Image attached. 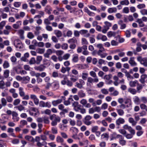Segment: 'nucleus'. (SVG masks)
<instances>
[{
	"instance_id": "412c9836",
	"label": "nucleus",
	"mask_w": 147,
	"mask_h": 147,
	"mask_svg": "<svg viewBox=\"0 0 147 147\" xmlns=\"http://www.w3.org/2000/svg\"><path fill=\"white\" fill-rule=\"evenodd\" d=\"M117 134L115 132H114L112 133V134H111L110 135V140H112L114 139H115L117 138Z\"/></svg>"
},
{
	"instance_id": "aec40b11",
	"label": "nucleus",
	"mask_w": 147,
	"mask_h": 147,
	"mask_svg": "<svg viewBox=\"0 0 147 147\" xmlns=\"http://www.w3.org/2000/svg\"><path fill=\"white\" fill-rule=\"evenodd\" d=\"M25 138L26 140L30 142H34L35 141V139L32 136H26L25 137Z\"/></svg>"
},
{
	"instance_id": "e433bc0d",
	"label": "nucleus",
	"mask_w": 147,
	"mask_h": 147,
	"mask_svg": "<svg viewBox=\"0 0 147 147\" xmlns=\"http://www.w3.org/2000/svg\"><path fill=\"white\" fill-rule=\"evenodd\" d=\"M120 3V4L122 5H128L129 4V2L128 0H124L121 1Z\"/></svg>"
},
{
	"instance_id": "473e14b6",
	"label": "nucleus",
	"mask_w": 147,
	"mask_h": 147,
	"mask_svg": "<svg viewBox=\"0 0 147 147\" xmlns=\"http://www.w3.org/2000/svg\"><path fill=\"white\" fill-rule=\"evenodd\" d=\"M77 42V40L74 37L68 40V42L70 44L74 43V44H75V43H76Z\"/></svg>"
},
{
	"instance_id": "69168bd1",
	"label": "nucleus",
	"mask_w": 147,
	"mask_h": 147,
	"mask_svg": "<svg viewBox=\"0 0 147 147\" xmlns=\"http://www.w3.org/2000/svg\"><path fill=\"white\" fill-rule=\"evenodd\" d=\"M6 98L7 101L9 102H11L13 100V99L11 96H7Z\"/></svg>"
},
{
	"instance_id": "7c9ffc66",
	"label": "nucleus",
	"mask_w": 147,
	"mask_h": 147,
	"mask_svg": "<svg viewBox=\"0 0 147 147\" xmlns=\"http://www.w3.org/2000/svg\"><path fill=\"white\" fill-rule=\"evenodd\" d=\"M129 122L132 124L133 126L135 125L137 123V122L135 121L134 119L132 117H130L129 119Z\"/></svg>"
},
{
	"instance_id": "8fccbe9b",
	"label": "nucleus",
	"mask_w": 147,
	"mask_h": 147,
	"mask_svg": "<svg viewBox=\"0 0 147 147\" xmlns=\"http://www.w3.org/2000/svg\"><path fill=\"white\" fill-rule=\"evenodd\" d=\"M2 105L3 107H5L7 105V101L4 98H2L1 99Z\"/></svg>"
},
{
	"instance_id": "49530a36",
	"label": "nucleus",
	"mask_w": 147,
	"mask_h": 147,
	"mask_svg": "<svg viewBox=\"0 0 147 147\" xmlns=\"http://www.w3.org/2000/svg\"><path fill=\"white\" fill-rule=\"evenodd\" d=\"M21 24V22L19 21L16 22V24L13 25V28H19L20 27V26Z\"/></svg>"
},
{
	"instance_id": "f257e3e1",
	"label": "nucleus",
	"mask_w": 147,
	"mask_h": 147,
	"mask_svg": "<svg viewBox=\"0 0 147 147\" xmlns=\"http://www.w3.org/2000/svg\"><path fill=\"white\" fill-rule=\"evenodd\" d=\"M90 74L91 76L94 78L89 77L87 78L86 85L90 87L93 84V83H97L99 82V79L96 76V73L93 71L90 72Z\"/></svg>"
},
{
	"instance_id": "603ef678",
	"label": "nucleus",
	"mask_w": 147,
	"mask_h": 147,
	"mask_svg": "<svg viewBox=\"0 0 147 147\" xmlns=\"http://www.w3.org/2000/svg\"><path fill=\"white\" fill-rule=\"evenodd\" d=\"M52 76L54 78L59 77V74L56 71H53L52 73Z\"/></svg>"
},
{
	"instance_id": "423d86ee",
	"label": "nucleus",
	"mask_w": 147,
	"mask_h": 147,
	"mask_svg": "<svg viewBox=\"0 0 147 147\" xmlns=\"http://www.w3.org/2000/svg\"><path fill=\"white\" fill-rule=\"evenodd\" d=\"M18 116V114L16 112L13 111L12 112V119L14 122H17L19 120V118Z\"/></svg>"
},
{
	"instance_id": "f3484780",
	"label": "nucleus",
	"mask_w": 147,
	"mask_h": 147,
	"mask_svg": "<svg viewBox=\"0 0 147 147\" xmlns=\"http://www.w3.org/2000/svg\"><path fill=\"white\" fill-rule=\"evenodd\" d=\"M72 61L74 63L77 62L79 60L78 55L76 54H74L72 55Z\"/></svg>"
},
{
	"instance_id": "4be33fe9",
	"label": "nucleus",
	"mask_w": 147,
	"mask_h": 147,
	"mask_svg": "<svg viewBox=\"0 0 147 147\" xmlns=\"http://www.w3.org/2000/svg\"><path fill=\"white\" fill-rule=\"evenodd\" d=\"M42 57L41 56H38L36 58V64L37 65L40 64L42 60Z\"/></svg>"
},
{
	"instance_id": "052dcab7",
	"label": "nucleus",
	"mask_w": 147,
	"mask_h": 147,
	"mask_svg": "<svg viewBox=\"0 0 147 147\" xmlns=\"http://www.w3.org/2000/svg\"><path fill=\"white\" fill-rule=\"evenodd\" d=\"M82 106L79 105L78 106L74 108V110L76 112H79L82 108Z\"/></svg>"
},
{
	"instance_id": "0e129e2a",
	"label": "nucleus",
	"mask_w": 147,
	"mask_h": 147,
	"mask_svg": "<svg viewBox=\"0 0 147 147\" xmlns=\"http://www.w3.org/2000/svg\"><path fill=\"white\" fill-rule=\"evenodd\" d=\"M125 76L127 77V78H129L131 79H133V76H131L130 74L127 71H126L125 72Z\"/></svg>"
},
{
	"instance_id": "338daca9",
	"label": "nucleus",
	"mask_w": 147,
	"mask_h": 147,
	"mask_svg": "<svg viewBox=\"0 0 147 147\" xmlns=\"http://www.w3.org/2000/svg\"><path fill=\"white\" fill-rule=\"evenodd\" d=\"M104 85V83L102 82H100L96 84V86L98 88L102 87Z\"/></svg>"
},
{
	"instance_id": "e2e57ef3",
	"label": "nucleus",
	"mask_w": 147,
	"mask_h": 147,
	"mask_svg": "<svg viewBox=\"0 0 147 147\" xmlns=\"http://www.w3.org/2000/svg\"><path fill=\"white\" fill-rule=\"evenodd\" d=\"M55 34H56L57 36L58 37H60L62 36V33L60 31H55Z\"/></svg>"
},
{
	"instance_id": "39448f33",
	"label": "nucleus",
	"mask_w": 147,
	"mask_h": 147,
	"mask_svg": "<svg viewBox=\"0 0 147 147\" xmlns=\"http://www.w3.org/2000/svg\"><path fill=\"white\" fill-rule=\"evenodd\" d=\"M71 130H72L73 132V135L72 136V138L76 139H77L78 136L76 134L78 132V129L76 127H72L71 128Z\"/></svg>"
},
{
	"instance_id": "b1692460",
	"label": "nucleus",
	"mask_w": 147,
	"mask_h": 147,
	"mask_svg": "<svg viewBox=\"0 0 147 147\" xmlns=\"http://www.w3.org/2000/svg\"><path fill=\"white\" fill-rule=\"evenodd\" d=\"M143 87V86L142 84L138 83L137 87V91L138 92L140 93V90L142 89Z\"/></svg>"
},
{
	"instance_id": "4d7b16f0",
	"label": "nucleus",
	"mask_w": 147,
	"mask_h": 147,
	"mask_svg": "<svg viewBox=\"0 0 147 147\" xmlns=\"http://www.w3.org/2000/svg\"><path fill=\"white\" fill-rule=\"evenodd\" d=\"M21 5V3L20 2H15L13 3V5L16 7H19Z\"/></svg>"
},
{
	"instance_id": "6e6d98bb",
	"label": "nucleus",
	"mask_w": 147,
	"mask_h": 147,
	"mask_svg": "<svg viewBox=\"0 0 147 147\" xmlns=\"http://www.w3.org/2000/svg\"><path fill=\"white\" fill-rule=\"evenodd\" d=\"M118 131L120 133L123 135L124 136L127 133V131L124 129H119Z\"/></svg>"
},
{
	"instance_id": "de8ad7c7",
	"label": "nucleus",
	"mask_w": 147,
	"mask_h": 147,
	"mask_svg": "<svg viewBox=\"0 0 147 147\" xmlns=\"http://www.w3.org/2000/svg\"><path fill=\"white\" fill-rule=\"evenodd\" d=\"M88 75L87 73H82V78L84 80H86Z\"/></svg>"
},
{
	"instance_id": "6ab92c4d",
	"label": "nucleus",
	"mask_w": 147,
	"mask_h": 147,
	"mask_svg": "<svg viewBox=\"0 0 147 147\" xmlns=\"http://www.w3.org/2000/svg\"><path fill=\"white\" fill-rule=\"evenodd\" d=\"M123 128L125 130H128L129 131L135 130L131 126H129L127 124L124 125L123 126Z\"/></svg>"
},
{
	"instance_id": "774afa93",
	"label": "nucleus",
	"mask_w": 147,
	"mask_h": 147,
	"mask_svg": "<svg viewBox=\"0 0 147 147\" xmlns=\"http://www.w3.org/2000/svg\"><path fill=\"white\" fill-rule=\"evenodd\" d=\"M45 103L43 101H41L39 103V106L41 107H45Z\"/></svg>"
},
{
	"instance_id": "a878e982",
	"label": "nucleus",
	"mask_w": 147,
	"mask_h": 147,
	"mask_svg": "<svg viewBox=\"0 0 147 147\" xmlns=\"http://www.w3.org/2000/svg\"><path fill=\"white\" fill-rule=\"evenodd\" d=\"M9 71L8 69H6L3 72L4 77L5 78H7L9 76Z\"/></svg>"
},
{
	"instance_id": "58836bf2",
	"label": "nucleus",
	"mask_w": 147,
	"mask_h": 147,
	"mask_svg": "<svg viewBox=\"0 0 147 147\" xmlns=\"http://www.w3.org/2000/svg\"><path fill=\"white\" fill-rule=\"evenodd\" d=\"M45 50L44 49H41V48H38L36 50V52L40 54H43L45 51Z\"/></svg>"
},
{
	"instance_id": "2eb2a0df",
	"label": "nucleus",
	"mask_w": 147,
	"mask_h": 147,
	"mask_svg": "<svg viewBox=\"0 0 147 147\" xmlns=\"http://www.w3.org/2000/svg\"><path fill=\"white\" fill-rule=\"evenodd\" d=\"M69 76L70 77V80L73 82H76L78 79V76H76L72 74H70Z\"/></svg>"
},
{
	"instance_id": "dca6fc26",
	"label": "nucleus",
	"mask_w": 147,
	"mask_h": 147,
	"mask_svg": "<svg viewBox=\"0 0 147 147\" xmlns=\"http://www.w3.org/2000/svg\"><path fill=\"white\" fill-rule=\"evenodd\" d=\"M62 102L61 99H59L56 100H53L52 102V103L53 105L54 106H56L58 104Z\"/></svg>"
},
{
	"instance_id": "4468645a",
	"label": "nucleus",
	"mask_w": 147,
	"mask_h": 147,
	"mask_svg": "<svg viewBox=\"0 0 147 147\" xmlns=\"http://www.w3.org/2000/svg\"><path fill=\"white\" fill-rule=\"evenodd\" d=\"M146 78H147V75L143 74L141 76L139 81L142 84H143L145 83V80Z\"/></svg>"
},
{
	"instance_id": "c03bdc74",
	"label": "nucleus",
	"mask_w": 147,
	"mask_h": 147,
	"mask_svg": "<svg viewBox=\"0 0 147 147\" xmlns=\"http://www.w3.org/2000/svg\"><path fill=\"white\" fill-rule=\"evenodd\" d=\"M30 78L28 76H27L25 77H23L22 80L23 81L24 83H27L29 82L30 81Z\"/></svg>"
},
{
	"instance_id": "3c124183",
	"label": "nucleus",
	"mask_w": 147,
	"mask_h": 147,
	"mask_svg": "<svg viewBox=\"0 0 147 147\" xmlns=\"http://www.w3.org/2000/svg\"><path fill=\"white\" fill-rule=\"evenodd\" d=\"M36 60L34 57L31 58L29 61V63L30 65L36 64Z\"/></svg>"
},
{
	"instance_id": "4c0bfd02",
	"label": "nucleus",
	"mask_w": 147,
	"mask_h": 147,
	"mask_svg": "<svg viewBox=\"0 0 147 147\" xmlns=\"http://www.w3.org/2000/svg\"><path fill=\"white\" fill-rule=\"evenodd\" d=\"M19 94L21 96L23 97L25 95V93L23 91V88L22 87H20L19 88Z\"/></svg>"
},
{
	"instance_id": "9b49d317",
	"label": "nucleus",
	"mask_w": 147,
	"mask_h": 147,
	"mask_svg": "<svg viewBox=\"0 0 147 147\" xmlns=\"http://www.w3.org/2000/svg\"><path fill=\"white\" fill-rule=\"evenodd\" d=\"M134 57H132L130 58L129 60V63L132 66H136L137 65V63L134 61Z\"/></svg>"
},
{
	"instance_id": "c756f323",
	"label": "nucleus",
	"mask_w": 147,
	"mask_h": 147,
	"mask_svg": "<svg viewBox=\"0 0 147 147\" xmlns=\"http://www.w3.org/2000/svg\"><path fill=\"white\" fill-rule=\"evenodd\" d=\"M3 66L4 69L7 68L9 67V64L7 61H5L4 62Z\"/></svg>"
},
{
	"instance_id": "f03ea898",
	"label": "nucleus",
	"mask_w": 147,
	"mask_h": 147,
	"mask_svg": "<svg viewBox=\"0 0 147 147\" xmlns=\"http://www.w3.org/2000/svg\"><path fill=\"white\" fill-rule=\"evenodd\" d=\"M50 119L52 121L51 125L52 126H55L57 125L58 122H59L61 121V118L55 114H53L50 116Z\"/></svg>"
},
{
	"instance_id": "f8f14e48",
	"label": "nucleus",
	"mask_w": 147,
	"mask_h": 147,
	"mask_svg": "<svg viewBox=\"0 0 147 147\" xmlns=\"http://www.w3.org/2000/svg\"><path fill=\"white\" fill-rule=\"evenodd\" d=\"M96 47L99 49V50L97 52V53L102 52L105 50V49L102 44L100 43L96 45Z\"/></svg>"
},
{
	"instance_id": "a19ab883",
	"label": "nucleus",
	"mask_w": 147,
	"mask_h": 147,
	"mask_svg": "<svg viewBox=\"0 0 147 147\" xmlns=\"http://www.w3.org/2000/svg\"><path fill=\"white\" fill-rule=\"evenodd\" d=\"M5 83L2 80L0 81V88L3 89L5 88Z\"/></svg>"
},
{
	"instance_id": "79ce46f5",
	"label": "nucleus",
	"mask_w": 147,
	"mask_h": 147,
	"mask_svg": "<svg viewBox=\"0 0 147 147\" xmlns=\"http://www.w3.org/2000/svg\"><path fill=\"white\" fill-rule=\"evenodd\" d=\"M117 9L116 8H109L108 10V12L110 13L115 12Z\"/></svg>"
},
{
	"instance_id": "680f3d73",
	"label": "nucleus",
	"mask_w": 147,
	"mask_h": 147,
	"mask_svg": "<svg viewBox=\"0 0 147 147\" xmlns=\"http://www.w3.org/2000/svg\"><path fill=\"white\" fill-rule=\"evenodd\" d=\"M51 131L53 134H56L58 133L57 128L54 127H52Z\"/></svg>"
},
{
	"instance_id": "7ed1b4c3",
	"label": "nucleus",
	"mask_w": 147,
	"mask_h": 147,
	"mask_svg": "<svg viewBox=\"0 0 147 147\" xmlns=\"http://www.w3.org/2000/svg\"><path fill=\"white\" fill-rule=\"evenodd\" d=\"M47 60L46 59H44L43 60V64L40 65L39 66H35L34 67V69L35 70L38 71H43L46 67L45 65L47 64L45 63V62Z\"/></svg>"
},
{
	"instance_id": "1a4fd4ad",
	"label": "nucleus",
	"mask_w": 147,
	"mask_h": 147,
	"mask_svg": "<svg viewBox=\"0 0 147 147\" xmlns=\"http://www.w3.org/2000/svg\"><path fill=\"white\" fill-rule=\"evenodd\" d=\"M125 103L127 104L126 105V107L127 108H129V109H131L132 107L131 101V99L129 98H127L125 100Z\"/></svg>"
},
{
	"instance_id": "864d4df0",
	"label": "nucleus",
	"mask_w": 147,
	"mask_h": 147,
	"mask_svg": "<svg viewBox=\"0 0 147 147\" xmlns=\"http://www.w3.org/2000/svg\"><path fill=\"white\" fill-rule=\"evenodd\" d=\"M117 112L118 114L120 116H122L124 114V111L121 109H117Z\"/></svg>"
},
{
	"instance_id": "5701e85b",
	"label": "nucleus",
	"mask_w": 147,
	"mask_h": 147,
	"mask_svg": "<svg viewBox=\"0 0 147 147\" xmlns=\"http://www.w3.org/2000/svg\"><path fill=\"white\" fill-rule=\"evenodd\" d=\"M138 82L137 80L134 81H131L129 82V85L131 87H134L136 86V84L137 85L138 83Z\"/></svg>"
},
{
	"instance_id": "f704fd0d",
	"label": "nucleus",
	"mask_w": 147,
	"mask_h": 147,
	"mask_svg": "<svg viewBox=\"0 0 147 147\" xmlns=\"http://www.w3.org/2000/svg\"><path fill=\"white\" fill-rule=\"evenodd\" d=\"M56 141L57 142L61 143L62 144H64L63 143L64 142L63 139L60 136H58L56 138Z\"/></svg>"
},
{
	"instance_id": "bb28decb",
	"label": "nucleus",
	"mask_w": 147,
	"mask_h": 147,
	"mask_svg": "<svg viewBox=\"0 0 147 147\" xmlns=\"http://www.w3.org/2000/svg\"><path fill=\"white\" fill-rule=\"evenodd\" d=\"M136 22L138 23L140 27H142L144 26V24L142 19H138Z\"/></svg>"
},
{
	"instance_id": "9d476101",
	"label": "nucleus",
	"mask_w": 147,
	"mask_h": 147,
	"mask_svg": "<svg viewBox=\"0 0 147 147\" xmlns=\"http://www.w3.org/2000/svg\"><path fill=\"white\" fill-rule=\"evenodd\" d=\"M80 34L82 35H84V36L86 37H88L90 36V34L88 32V31L87 30H82L80 31Z\"/></svg>"
},
{
	"instance_id": "ddd939ff",
	"label": "nucleus",
	"mask_w": 147,
	"mask_h": 147,
	"mask_svg": "<svg viewBox=\"0 0 147 147\" xmlns=\"http://www.w3.org/2000/svg\"><path fill=\"white\" fill-rule=\"evenodd\" d=\"M85 12L87 13V14L90 16H94L95 15V13L92 12L90 11L86 7H85L84 9Z\"/></svg>"
},
{
	"instance_id": "a18cd8bd",
	"label": "nucleus",
	"mask_w": 147,
	"mask_h": 147,
	"mask_svg": "<svg viewBox=\"0 0 147 147\" xmlns=\"http://www.w3.org/2000/svg\"><path fill=\"white\" fill-rule=\"evenodd\" d=\"M118 24L120 26L121 28H125L126 27V24H124L122 20L119 21Z\"/></svg>"
},
{
	"instance_id": "6e6552de",
	"label": "nucleus",
	"mask_w": 147,
	"mask_h": 147,
	"mask_svg": "<svg viewBox=\"0 0 147 147\" xmlns=\"http://www.w3.org/2000/svg\"><path fill=\"white\" fill-rule=\"evenodd\" d=\"M125 122V121L124 119L121 118H119L118 119H117L116 121V125L118 126L117 128L119 129V126L121 124H123Z\"/></svg>"
},
{
	"instance_id": "5fc2aeb1",
	"label": "nucleus",
	"mask_w": 147,
	"mask_h": 147,
	"mask_svg": "<svg viewBox=\"0 0 147 147\" xmlns=\"http://www.w3.org/2000/svg\"><path fill=\"white\" fill-rule=\"evenodd\" d=\"M83 122L85 125L88 126L91 125L92 123V121H90V120H83Z\"/></svg>"
},
{
	"instance_id": "0eeeda50",
	"label": "nucleus",
	"mask_w": 147,
	"mask_h": 147,
	"mask_svg": "<svg viewBox=\"0 0 147 147\" xmlns=\"http://www.w3.org/2000/svg\"><path fill=\"white\" fill-rule=\"evenodd\" d=\"M129 132H130V134H127V133L124 136L128 139H129L132 138L135 134V130Z\"/></svg>"
},
{
	"instance_id": "37998d69",
	"label": "nucleus",
	"mask_w": 147,
	"mask_h": 147,
	"mask_svg": "<svg viewBox=\"0 0 147 147\" xmlns=\"http://www.w3.org/2000/svg\"><path fill=\"white\" fill-rule=\"evenodd\" d=\"M16 108L18 109L20 111L25 109V107H23L22 105H20L19 106H16Z\"/></svg>"
},
{
	"instance_id": "13d9d810",
	"label": "nucleus",
	"mask_w": 147,
	"mask_h": 147,
	"mask_svg": "<svg viewBox=\"0 0 147 147\" xmlns=\"http://www.w3.org/2000/svg\"><path fill=\"white\" fill-rule=\"evenodd\" d=\"M20 102V100L19 99H17L15 100L13 102V105H17L19 104Z\"/></svg>"
},
{
	"instance_id": "c85d7f7f",
	"label": "nucleus",
	"mask_w": 147,
	"mask_h": 147,
	"mask_svg": "<svg viewBox=\"0 0 147 147\" xmlns=\"http://www.w3.org/2000/svg\"><path fill=\"white\" fill-rule=\"evenodd\" d=\"M45 10L49 14H51V9L49 5H47L46 6L45 8Z\"/></svg>"
},
{
	"instance_id": "c9c22d12",
	"label": "nucleus",
	"mask_w": 147,
	"mask_h": 147,
	"mask_svg": "<svg viewBox=\"0 0 147 147\" xmlns=\"http://www.w3.org/2000/svg\"><path fill=\"white\" fill-rule=\"evenodd\" d=\"M78 96L80 98H83L86 96L85 93L82 90H80L78 93Z\"/></svg>"
},
{
	"instance_id": "20e7f679",
	"label": "nucleus",
	"mask_w": 147,
	"mask_h": 147,
	"mask_svg": "<svg viewBox=\"0 0 147 147\" xmlns=\"http://www.w3.org/2000/svg\"><path fill=\"white\" fill-rule=\"evenodd\" d=\"M137 60L141 64L147 67V58H142L141 56H139L137 57Z\"/></svg>"
},
{
	"instance_id": "bf43d9fd",
	"label": "nucleus",
	"mask_w": 147,
	"mask_h": 147,
	"mask_svg": "<svg viewBox=\"0 0 147 147\" xmlns=\"http://www.w3.org/2000/svg\"><path fill=\"white\" fill-rule=\"evenodd\" d=\"M98 127L97 126H94L92 127L91 131L93 133H95L98 130Z\"/></svg>"
},
{
	"instance_id": "72a5a7b5",
	"label": "nucleus",
	"mask_w": 147,
	"mask_h": 147,
	"mask_svg": "<svg viewBox=\"0 0 147 147\" xmlns=\"http://www.w3.org/2000/svg\"><path fill=\"white\" fill-rule=\"evenodd\" d=\"M14 45L16 48H18L20 49L22 48L23 47L22 44L21 42H18L16 45H15L14 44Z\"/></svg>"
},
{
	"instance_id": "09e8293b",
	"label": "nucleus",
	"mask_w": 147,
	"mask_h": 147,
	"mask_svg": "<svg viewBox=\"0 0 147 147\" xmlns=\"http://www.w3.org/2000/svg\"><path fill=\"white\" fill-rule=\"evenodd\" d=\"M42 124L41 123H39L38 124V131L39 133H41L42 131Z\"/></svg>"
},
{
	"instance_id": "2f4dec72",
	"label": "nucleus",
	"mask_w": 147,
	"mask_h": 147,
	"mask_svg": "<svg viewBox=\"0 0 147 147\" xmlns=\"http://www.w3.org/2000/svg\"><path fill=\"white\" fill-rule=\"evenodd\" d=\"M29 54L28 53H25L24 55V57H22L21 58V60L24 61H26L27 60L26 58H28L29 57Z\"/></svg>"
},
{
	"instance_id": "393cba45",
	"label": "nucleus",
	"mask_w": 147,
	"mask_h": 147,
	"mask_svg": "<svg viewBox=\"0 0 147 147\" xmlns=\"http://www.w3.org/2000/svg\"><path fill=\"white\" fill-rule=\"evenodd\" d=\"M112 76V75L111 74L106 75L104 76V79L105 80V82H107L111 78Z\"/></svg>"
},
{
	"instance_id": "a211bd4d",
	"label": "nucleus",
	"mask_w": 147,
	"mask_h": 147,
	"mask_svg": "<svg viewBox=\"0 0 147 147\" xmlns=\"http://www.w3.org/2000/svg\"><path fill=\"white\" fill-rule=\"evenodd\" d=\"M109 137V134L108 133H105L101 135V139H105L108 140Z\"/></svg>"
},
{
	"instance_id": "ea45409f",
	"label": "nucleus",
	"mask_w": 147,
	"mask_h": 147,
	"mask_svg": "<svg viewBox=\"0 0 147 147\" xmlns=\"http://www.w3.org/2000/svg\"><path fill=\"white\" fill-rule=\"evenodd\" d=\"M107 36L108 37H111L112 36H115V33L114 32L109 31L108 32L107 34Z\"/></svg>"
},
{
	"instance_id": "cd10ccee",
	"label": "nucleus",
	"mask_w": 147,
	"mask_h": 147,
	"mask_svg": "<svg viewBox=\"0 0 147 147\" xmlns=\"http://www.w3.org/2000/svg\"><path fill=\"white\" fill-rule=\"evenodd\" d=\"M128 91L133 94H136L137 92V91L135 89L131 88H129L128 89Z\"/></svg>"
}]
</instances>
